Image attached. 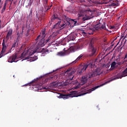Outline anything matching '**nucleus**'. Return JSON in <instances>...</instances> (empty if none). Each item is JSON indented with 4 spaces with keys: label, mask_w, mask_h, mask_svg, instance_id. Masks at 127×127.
<instances>
[{
    "label": "nucleus",
    "mask_w": 127,
    "mask_h": 127,
    "mask_svg": "<svg viewBox=\"0 0 127 127\" xmlns=\"http://www.w3.org/2000/svg\"><path fill=\"white\" fill-rule=\"evenodd\" d=\"M88 2H89V3H92L93 1H92V0H87Z\"/></svg>",
    "instance_id": "f704fd0d"
},
{
    "label": "nucleus",
    "mask_w": 127,
    "mask_h": 127,
    "mask_svg": "<svg viewBox=\"0 0 127 127\" xmlns=\"http://www.w3.org/2000/svg\"><path fill=\"white\" fill-rule=\"evenodd\" d=\"M57 55H59V56H64V55H65V53L63 52H60L58 53Z\"/></svg>",
    "instance_id": "a211bd4d"
},
{
    "label": "nucleus",
    "mask_w": 127,
    "mask_h": 127,
    "mask_svg": "<svg viewBox=\"0 0 127 127\" xmlns=\"http://www.w3.org/2000/svg\"><path fill=\"white\" fill-rule=\"evenodd\" d=\"M2 3H1V0H0V5H2Z\"/></svg>",
    "instance_id": "4c0bfd02"
},
{
    "label": "nucleus",
    "mask_w": 127,
    "mask_h": 127,
    "mask_svg": "<svg viewBox=\"0 0 127 127\" xmlns=\"http://www.w3.org/2000/svg\"><path fill=\"white\" fill-rule=\"evenodd\" d=\"M69 40H72V41H74V40H75V38H74L73 35H71L70 36Z\"/></svg>",
    "instance_id": "c85d7f7f"
},
{
    "label": "nucleus",
    "mask_w": 127,
    "mask_h": 127,
    "mask_svg": "<svg viewBox=\"0 0 127 127\" xmlns=\"http://www.w3.org/2000/svg\"><path fill=\"white\" fill-rule=\"evenodd\" d=\"M6 6V2H5L4 6H3L2 9L1 10V13H3V12H4V10H5Z\"/></svg>",
    "instance_id": "dca6fc26"
},
{
    "label": "nucleus",
    "mask_w": 127,
    "mask_h": 127,
    "mask_svg": "<svg viewBox=\"0 0 127 127\" xmlns=\"http://www.w3.org/2000/svg\"><path fill=\"white\" fill-rule=\"evenodd\" d=\"M51 7H52V5H51L50 6H48L46 9H45V12H47V11H48V10H49V9H50Z\"/></svg>",
    "instance_id": "6ab92c4d"
},
{
    "label": "nucleus",
    "mask_w": 127,
    "mask_h": 127,
    "mask_svg": "<svg viewBox=\"0 0 127 127\" xmlns=\"http://www.w3.org/2000/svg\"><path fill=\"white\" fill-rule=\"evenodd\" d=\"M16 44V41H14L13 44L12 46V47H11V49L10 50V51L8 53H7V54H8V53H11V51H10L12 49V48H13V49H14V48H15Z\"/></svg>",
    "instance_id": "4468645a"
},
{
    "label": "nucleus",
    "mask_w": 127,
    "mask_h": 127,
    "mask_svg": "<svg viewBox=\"0 0 127 127\" xmlns=\"http://www.w3.org/2000/svg\"><path fill=\"white\" fill-rule=\"evenodd\" d=\"M23 55H24V53H23L21 54V57H23Z\"/></svg>",
    "instance_id": "ea45409f"
},
{
    "label": "nucleus",
    "mask_w": 127,
    "mask_h": 127,
    "mask_svg": "<svg viewBox=\"0 0 127 127\" xmlns=\"http://www.w3.org/2000/svg\"><path fill=\"white\" fill-rule=\"evenodd\" d=\"M2 51H1V53L0 54V58H1L2 56H4V55H6L7 53L4 54L5 51H6V45H5V39H3L2 43Z\"/></svg>",
    "instance_id": "39448f33"
},
{
    "label": "nucleus",
    "mask_w": 127,
    "mask_h": 127,
    "mask_svg": "<svg viewBox=\"0 0 127 127\" xmlns=\"http://www.w3.org/2000/svg\"><path fill=\"white\" fill-rule=\"evenodd\" d=\"M23 33V27H22V32L20 34H19V33H18L17 34V41H18V40H19V39H20V37H21V36H22Z\"/></svg>",
    "instance_id": "f8f14e48"
},
{
    "label": "nucleus",
    "mask_w": 127,
    "mask_h": 127,
    "mask_svg": "<svg viewBox=\"0 0 127 127\" xmlns=\"http://www.w3.org/2000/svg\"><path fill=\"white\" fill-rule=\"evenodd\" d=\"M16 58H17V55L16 54L9 57L8 62H9V63H12V62H16V61H15V59H16Z\"/></svg>",
    "instance_id": "9d476101"
},
{
    "label": "nucleus",
    "mask_w": 127,
    "mask_h": 127,
    "mask_svg": "<svg viewBox=\"0 0 127 127\" xmlns=\"http://www.w3.org/2000/svg\"><path fill=\"white\" fill-rule=\"evenodd\" d=\"M40 35H41L42 39L39 42L38 45L41 47H43V46H44L47 43L50 42V40L53 39V36L52 35H50L48 38L46 40H44L45 36H46V34H45V29L42 31Z\"/></svg>",
    "instance_id": "7ed1b4c3"
},
{
    "label": "nucleus",
    "mask_w": 127,
    "mask_h": 127,
    "mask_svg": "<svg viewBox=\"0 0 127 127\" xmlns=\"http://www.w3.org/2000/svg\"><path fill=\"white\" fill-rule=\"evenodd\" d=\"M34 60H37V57H36V56L35 57Z\"/></svg>",
    "instance_id": "a19ab883"
},
{
    "label": "nucleus",
    "mask_w": 127,
    "mask_h": 127,
    "mask_svg": "<svg viewBox=\"0 0 127 127\" xmlns=\"http://www.w3.org/2000/svg\"><path fill=\"white\" fill-rule=\"evenodd\" d=\"M117 3H112V5H113L114 6L117 5Z\"/></svg>",
    "instance_id": "473e14b6"
},
{
    "label": "nucleus",
    "mask_w": 127,
    "mask_h": 127,
    "mask_svg": "<svg viewBox=\"0 0 127 127\" xmlns=\"http://www.w3.org/2000/svg\"><path fill=\"white\" fill-rule=\"evenodd\" d=\"M2 5H0V9L1 8Z\"/></svg>",
    "instance_id": "c03bdc74"
},
{
    "label": "nucleus",
    "mask_w": 127,
    "mask_h": 127,
    "mask_svg": "<svg viewBox=\"0 0 127 127\" xmlns=\"http://www.w3.org/2000/svg\"><path fill=\"white\" fill-rule=\"evenodd\" d=\"M39 17H40V16L38 14V13H36V19L37 20V21H38L39 20Z\"/></svg>",
    "instance_id": "bb28decb"
},
{
    "label": "nucleus",
    "mask_w": 127,
    "mask_h": 127,
    "mask_svg": "<svg viewBox=\"0 0 127 127\" xmlns=\"http://www.w3.org/2000/svg\"><path fill=\"white\" fill-rule=\"evenodd\" d=\"M12 0H6L5 2H6V1H11V4L12 3Z\"/></svg>",
    "instance_id": "72a5a7b5"
},
{
    "label": "nucleus",
    "mask_w": 127,
    "mask_h": 127,
    "mask_svg": "<svg viewBox=\"0 0 127 127\" xmlns=\"http://www.w3.org/2000/svg\"><path fill=\"white\" fill-rule=\"evenodd\" d=\"M36 53V51H34L33 52V54H34V53Z\"/></svg>",
    "instance_id": "79ce46f5"
},
{
    "label": "nucleus",
    "mask_w": 127,
    "mask_h": 127,
    "mask_svg": "<svg viewBox=\"0 0 127 127\" xmlns=\"http://www.w3.org/2000/svg\"><path fill=\"white\" fill-rule=\"evenodd\" d=\"M85 65L87 66V67H90V68H91V67H92V66H93V63L90 62L89 64H85Z\"/></svg>",
    "instance_id": "aec40b11"
},
{
    "label": "nucleus",
    "mask_w": 127,
    "mask_h": 127,
    "mask_svg": "<svg viewBox=\"0 0 127 127\" xmlns=\"http://www.w3.org/2000/svg\"><path fill=\"white\" fill-rule=\"evenodd\" d=\"M58 24H60V23L59 22L58 23Z\"/></svg>",
    "instance_id": "de8ad7c7"
},
{
    "label": "nucleus",
    "mask_w": 127,
    "mask_h": 127,
    "mask_svg": "<svg viewBox=\"0 0 127 127\" xmlns=\"http://www.w3.org/2000/svg\"><path fill=\"white\" fill-rule=\"evenodd\" d=\"M100 28H102V29H106V23H104L102 25V26L100 27Z\"/></svg>",
    "instance_id": "412c9836"
},
{
    "label": "nucleus",
    "mask_w": 127,
    "mask_h": 127,
    "mask_svg": "<svg viewBox=\"0 0 127 127\" xmlns=\"http://www.w3.org/2000/svg\"><path fill=\"white\" fill-rule=\"evenodd\" d=\"M114 28H115V26H110V29H114Z\"/></svg>",
    "instance_id": "7c9ffc66"
},
{
    "label": "nucleus",
    "mask_w": 127,
    "mask_h": 127,
    "mask_svg": "<svg viewBox=\"0 0 127 127\" xmlns=\"http://www.w3.org/2000/svg\"><path fill=\"white\" fill-rule=\"evenodd\" d=\"M117 79H120V77H116L113 78V79H112L111 80L106 82L105 83H104L100 85H98L97 86H95V87L89 89V92L91 93V92H93V91H95V90H96V89H98V88H100V87H102V86H104V85H106V84H108V83H110V82H111L112 81H114V80H117Z\"/></svg>",
    "instance_id": "423d86ee"
},
{
    "label": "nucleus",
    "mask_w": 127,
    "mask_h": 127,
    "mask_svg": "<svg viewBox=\"0 0 127 127\" xmlns=\"http://www.w3.org/2000/svg\"><path fill=\"white\" fill-rule=\"evenodd\" d=\"M81 59H83V55H80L75 61V62H77V61H79V60H80Z\"/></svg>",
    "instance_id": "f3484780"
},
{
    "label": "nucleus",
    "mask_w": 127,
    "mask_h": 127,
    "mask_svg": "<svg viewBox=\"0 0 127 127\" xmlns=\"http://www.w3.org/2000/svg\"><path fill=\"white\" fill-rule=\"evenodd\" d=\"M1 23V21L0 20V24Z\"/></svg>",
    "instance_id": "49530a36"
},
{
    "label": "nucleus",
    "mask_w": 127,
    "mask_h": 127,
    "mask_svg": "<svg viewBox=\"0 0 127 127\" xmlns=\"http://www.w3.org/2000/svg\"><path fill=\"white\" fill-rule=\"evenodd\" d=\"M86 94H88V92H86L80 95L79 94V93H78V92L77 91H72L69 94L67 95L60 94V95L59 96V98L60 99H64V100H66V99H68V98H73V97H79L80 96L86 95Z\"/></svg>",
    "instance_id": "20e7f679"
},
{
    "label": "nucleus",
    "mask_w": 127,
    "mask_h": 127,
    "mask_svg": "<svg viewBox=\"0 0 127 127\" xmlns=\"http://www.w3.org/2000/svg\"><path fill=\"white\" fill-rule=\"evenodd\" d=\"M94 28H95V29H100V28H101V23H98L96 24H95L94 25Z\"/></svg>",
    "instance_id": "ddd939ff"
},
{
    "label": "nucleus",
    "mask_w": 127,
    "mask_h": 127,
    "mask_svg": "<svg viewBox=\"0 0 127 127\" xmlns=\"http://www.w3.org/2000/svg\"><path fill=\"white\" fill-rule=\"evenodd\" d=\"M87 68H88V65H86V64L83 65H80L77 69V74L79 75H82L83 72L87 70Z\"/></svg>",
    "instance_id": "0eeeda50"
},
{
    "label": "nucleus",
    "mask_w": 127,
    "mask_h": 127,
    "mask_svg": "<svg viewBox=\"0 0 127 127\" xmlns=\"http://www.w3.org/2000/svg\"><path fill=\"white\" fill-rule=\"evenodd\" d=\"M29 58H30V57H26V58H25V60H28V59H29Z\"/></svg>",
    "instance_id": "c9c22d12"
},
{
    "label": "nucleus",
    "mask_w": 127,
    "mask_h": 127,
    "mask_svg": "<svg viewBox=\"0 0 127 127\" xmlns=\"http://www.w3.org/2000/svg\"><path fill=\"white\" fill-rule=\"evenodd\" d=\"M103 72L101 71V69L96 68L93 72H89L87 76H83L80 80V84L84 85L87 83V81L90 80L91 78L96 77V76H100Z\"/></svg>",
    "instance_id": "f257e3e1"
},
{
    "label": "nucleus",
    "mask_w": 127,
    "mask_h": 127,
    "mask_svg": "<svg viewBox=\"0 0 127 127\" xmlns=\"http://www.w3.org/2000/svg\"><path fill=\"white\" fill-rule=\"evenodd\" d=\"M40 37H41V35H38L36 39H35L36 41H37V40H39V38H40Z\"/></svg>",
    "instance_id": "c756f323"
},
{
    "label": "nucleus",
    "mask_w": 127,
    "mask_h": 127,
    "mask_svg": "<svg viewBox=\"0 0 127 127\" xmlns=\"http://www.w3.org/2000/svg\"><path fill=\"white\" fill-rule=\"evenodd\" d=\"M44 6L45 7V9H46V8H47V7L48 6V5H47V1H45L44 3Z\"/></svg>",
    "instance_id": "5701e85b"
},
{
    "label": "nucleus",
    "mask_w": 127,
    "mask_h": 127,
    "mask_svg": "<svg viewBox=\"0 0 127 127\" xmlns=\"http://www.w3.org/2000/svg\"><path fill=\"white\" fill-rule=\"evenodd\" d=\"M116 62H112L111 64V68L115 67V66H116Z\"/></svg>",
    "instance_id": "a878e982"
},
{
    "label": "nucleus",
    "mask_w": 127,
    "mask_h": 127,
    "mask_svg": "<svg viewBox=\"0 0 127 127\" xmlns=\"http://www.w3.org/2000/svg\"><path fill=\"white\" fill-rule=\"evenodd\" d=\"M97 48L94 44L93 41H91L88 46L87 50L88 54L87 55V57H96L98 55Z\"/></svg>",
    "instance_id": "f03ea898"
},
{
    "label": "nucleus",
    "mask_w": 127,
    "mask_h": 127,
    "mask_svg": "<svg viewBox=\"0 0 127 127\" xmlns=\"http://www.w3.org/2000/svg\"><path fill=\"white\" fill-rule=\"evenodd\" d=\"M94 12H93L92 11H91V10H88L87 12V13H89V14H90V15H93V13Z\"/></svg>",
    "instance_id": "b1692460"
},
{
    "label": "nucleus",
    "mask_w": 127,
    "mask_h": 127,
    "mask_svg": "<svg viewBox=\"0 0 127 127\" xmlns=\"http://www.w3.org/2000/svg\"><path fill=\"white\" fill-rule=\"evenodd\" d=\"M56 87H58V84L57 83V82H54L51 84L50 86L48 87H42L41 88L38 87V88L39 90H50V89H51L52 87L55 88Z\"/></svg>",
    "instance_id": "6e6552de"
},
{
    "label": "nucleus",
    "mask_w": 127,
    "mask_h": 127,
    "mask_svg": "<svg viewBox=\"0 0 127 127\" xmlns=\"http://www.w3.org/2000/svg\"><path fill=\"white\" fill-rule=\"evenodd\" d=\"M1 25L0 24V27H1Z\"/></svg>",
    "instance_id": "09e8293b"
},
{
    "label": "nucleus",
    "mask_w": 127,
    "mask_h": 127,
    "mask_svg": "<svg viewBox=\"0 0 127 127\" xmlns=\"http://www.w3.org/2000/svg\"><path fill=\"white\" fill-rule=\"evenodd\" d=\"M117 38H116L115 39V40H117Z\"/></svg>",
    "instance_id": "8fccbe9b"
},
{
    "label": "nucleus",
    "mask_w": 127,
    "mask_h": 127,
    "mask_svg": "<svg viewBox=\"0 0 127 127\" xmlns=\"http://www.w3.org/2000/svg\"><path fill=\"white\" fill-rule=\"evenodd\" d=\"M57 16L56 15H54L52 17V20H55V19H57Z\"/></svg>",
    "instance_id": "393cba45"
},
{
    "label": "nucleus",
    "mask_w": 127,
    "mask_h": 127,
    "mask_svg": "<svg viewBox=\"0 0 127 127\" xmlns=\"http://www.w3.org/2000/svg\"><path fill=\"white\" fill-rule=\"evenodd\" d=\"M82 34H83V35H86V32H82Z\"/></svg>",
    "instance_id": "58836bf2"
},
{
    "label": "nucleus",
    "mask_w": 127,
    "mask_h": 127,
    "mask_svg": "<svg viewBox=\"0 0 127 127\" xmlns=\"http://www.w3.org/2000/svg\"><path fill=\"white\" fill-rule=\"evenodd\" d=\"M18 29H19V28L18 27V26H17V28L16 29V30L17 31V30H18Z\"/></svg>",
    "instance_id": "e433bc0d"
},
{
    "label": "nucleus",
    "mask_w": 127,
    "mask_h": 127,
    "mask_svg": "<svg viewBox=\"0 0 127 127\" xmlns=\"http://www.w3.org/2000/svg\"><path fill=\"white\" fill-rule=\"evenodd\" d=\"M77 16H78V18H77L76 19L72 20L73 21H74V22H75V23H77V21H78L79 19H82L84 21H85V20H88V19H91V18H92V17H83V15H82L81 13H78L77 15Z\"/></svg>",
    "instance_id": "1a4fd4ad"
},
{
    "label": "nucleus",
    "mask_w": 127,
    "mask_h": 127,
    "mask_svg": "<svg viewBox=\"0 0 127 127\" xmlns=\"http://www.w3.org/2000/svg\"><path fill=\"white\" fill-rule=\"evenodd\" d=\"M78 88V86L75 87V89H77Z\"/></svg>",
    "instance_id": "a18cd8bd"
},
{
    "label": "nucleus",
    "mask_w": 127,
    "mask_h": 127,
    "mask_svg": "<svg viewBox=\"0 0 127 127\" xmlns=\"http://www.w3.org/2000/svg\"><path fill=\"white\" fill-rule=\"evenodd\" d=\"M66 72H67V73H68V74H69V75H73V74H74V73H75V71H74V70L71 71H69V70H67L66 71Z\"/></svg>",
    "instance_id": "4be33fe9"
},
{
    "label": "nucleus",
    "mask_w": 127,
    "mask_h": 127,
    "mask_svg": "<svg viewBox=\"0 0 127 127\" xmlns=\"http://www.w3.org/2000/svg\"><path fill=\"white\" fill-rule=\"evenodd\" d=\"M42 52L43 53L42 54V55H43V56H44V55H43L44 54H45L46 53V52H49V50H45V49H42Z\"/></svg>",
    "instance_id": "2eb2a0df"
},
{
    "label": "nucleus",
    "mask_w": 127,
    "mask_h": 127,
    "mask_svg": "<svg viewBox=\"0 0 127 127\" xmlns=\"http://www.w3.org/2000/svg\"><path fill=\"white\" fill-rule=\"evenodd\" d=\"M67 85H69L68 82H65L64 83V86H67Z\"/></svg>",
    "instance_id": "2f4dec72"
},
{
    "label": "nucleus",
    "mask_w": 127,
    "mask_h": 127,
    "mask_svg": "<svg viewBox=\"0 0 127 127\" xmlns=\"http://www.w3.org/2000/svg\"><path fill=\"white\" fill-rule=\"evenodd\" d=\"M65 26V24H63L62 25V27H63V26Z\"/></svg>",
    "instance_id": "37998d69"
},
{
    "label": "nucleus",
    "mask_w": 127,
    "mask_h": 127,
    "mask_svg": "<svg viewBox=\"0 0 127 127\" xmlns=\"http://www.w3.org/2000/svg\"><path fill=\"white\" fill-rule=\"evenodd\" d=\"M11 35H12V29H10L8 30L7 34L5 37V43L7 42L8 39H9V37H11Z\"/></svg>",
    "instance_id": "9b49d317"
},
{
    "label": "nucleus",
    "mask_w": 127,
    "mask_h": 127,
    "mask_svg": "<svg viewBox=\"0 0 127 127\" xmlns=\"http://www.w3.org/2000/svg\"><path fill=\"white\" fill-rule=\"evenodd\" d=\"M68 76H69V79L71 80V81H72V80H73V78H74V75L69 74Z\"/></svg>",
    "instance_id": "cd10ccee"
}]
</instances>
